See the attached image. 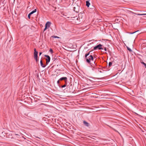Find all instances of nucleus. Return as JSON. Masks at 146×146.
<instances>
[{
  "instance_id": "11",
  "label": "nucleus",
  "mask_w": 146,
  "mask_h": 146,
  "mask_svg": "<svg viewBox=\"0 0 146 146\" xmlns=\"http://www.w3.org/2000/svg\"><path fill=\"white\" fill-rule=\"evenodd\" d=\"M90 52L91 51H90L89 52L86 53L85 55V58H86L87 57L89 56V55L90 54Z\"/></svg>"
},
{
  "instance_id": "31",
  "label": "nucleus",
  "mask_w": 146,
  "mask_h": 146,
  "mask_svg": "<svg viewBox=\"0 0 146 146\" xmlns=\"http://www.w3.org/2000/svg\"><path fill=\"white\" fill-rule=\"evenodd\" d=\"M37 137V138H39L38 137Z\"/></svg>"
},
{
  "instance_id": "21",
  "label": "nucleus",
  "mask_w": 146,
  "mask_h": 146,
  "mask_svg": "<svg viewBox=\"0 0 146 146\" xmlns=\"http://www.w3.org/2000/svg\"><path fill=\"white\" fill-rule=\"evenodd\" d=\"M53 37L54 38H60L59 37L57 36H53Z\"/></svg>"
},
{
  "instance_id": "18",
  "label": "nucleus",
  "mask_w": 146,
  "mask_h": 146,
  "mask_svg": "<svg viewBox=\"0 0 146 146\" xmlns=\"http://www.w3.org/2000/svg\"><path fill=\"white\" fill-rule=\"evenodd\" d=\"M138 31H135V32H133V33H131V32H130V33H129V34H133L135 33H136V32H137Z\"/></svg>"
},
{
  "instance_id": "15",
  "label": "nucleus",
  "mask_w": 146,
  "mask_h": 146,
  "mask_svg": "<svg viewBox=\"0 0 146 146\" xmlns=\"http://www.w3.org/2000/svg\"><path fill=\"white\" fill-rule=\"evenodd\" d=\"M112 62H110L108 64V66L110 67L111 66L112 64Z\"/></svg>"
},
{
  "instance_id": "20",
  "label": "nucleus",
  "mask_w": 146,
  "mask_h": 146,
  "mask_svg": "<svg viewBox=\"0 0 146 146\" xmlns=\"http://www.w3.org/2000/svg\"><path fill=\"white\" fill-rule=\"evenodd\" d=\"M49 51L51 53H53V50L51 48H50V49L49 50Z\"/></svg>"
},
{
  "instance_id": "23",
  "label": "nucleus",
  "mask_w": 146,
  "mask_h": 146,
  "mask_svg": "<svg viewBox=\"0 0 146 146\" xmlns=\"http://www.w3.org/2000/svg\"><path fill=\"white\" fill-rule=\"evenodd\" d=\"M100 72V73H103L105 71H106L103 70V71H102L101 70H98Z\"/></svg>"
},
{
  "instance_id": "4",
  "label": "nucleus",
  "mask_w": 146,
  "mask_h": 146,
  "mask_svg": "<svg viewBox=\"0 0 146 146\" xmlns=\"http://www.w3.org/2000/svg\"><path fill=\"white\" fill-rule=\"evenodd\" d=\"M44 56L46 58L45 60L46 61V64H48L50 62V57L47 55H45Z\"/></svg>"
},
{
  "instance_id": "5",
  "label": "nucleus",
  "mask_w": 146,
  "mask_h": 146,
  "mask_svg": "<svg viewBox=\"0 0 146 146\" xmlns=\"http://www.w3.org/2000/svg\"><path fill=\"white\" fill-rule=\"evenodd\" d=\"M51 24L50 22L48 21L46 22L45 24V28L44 31L50 27V25Z\"/></svg>"
},
{
  "instance_id": "3",
  "label": "nucleus",
  "mask_w": 146,
  "mask_h": 146,
  "mask_svg": "<svg viewBox=\"0 0 146 146\" xmlns=\"http://www.w3.org/2000/svg\"><path fill=\"white\" fill-rule=\"evenodd\" d=\"M34 58L35 59L36 62H37L38 61V52L36 50L35 48L34 49Z\"/></svg>"
},
{
  "instance_id": "9",
  "label": "nucleus",
  "mask_w": 146,
  "mask_h": 146,
  "mask_svg": "<svg viewBox=\"0 0 146 146\" xmlns=\"http://www.w3.org/2000/svg\"><path fill=\"white\" fill-rule=\"evenodd\" d=\"M40 64L41 66L43 68H44L46 67V66L44 65L42 61V60H41L40 62Z\"/></svg>"
},
{
  "instance_id": "16",
  "label": "nucleus",
  "mask_w": 146,
  "mask_h": 146,
  "mask_svg": "<svg viewBox=\"0 0 146 146\" xmlns=\"http://www.w3.org/2000/svg\"><path fill=\"white\" fill-rule=\"evenodd\" d=\"M32 15V14L31 13H30L28 15V18L30 19V16L31 15Z\"/></svg>"
},
{
  "instance_id": "30",
  "label": "nucleus",
  "mask_w": 146,
  "mask_h": 146,
  "mask_svg": "<svg viewBox=\"0 0 146 146\" xmlns=\"http://www.w3.org/2000/svg\"><path fill=\"white\" fill-rule=\"evenodd\" d=\"M143 11V12H146V11Z\"/></svg>"
},
{
  "instance_id": "28",
  "label": "nucleus",
  "mask_w": 146,
  "mask_h": 146,
  "mask_svg": "<svg viewBox=\"0 0 146 146\" xmlns=\"http://www.w3.org/2000/svg\"><path fill=\"white\" fill-rule=\"evenodd\" d=\"M15 134L16 135H18V136H19V135L18 134H17L15 133Z\"/></svg>"
},
{
  "instance_id": "19",
  "label": "nucleus",
  "mask_w": 146,
  "mask_h": 146,
  "mask_svg": "<svg viewBox=\"0 0 146 146\" xmlns=\"http://www.w3.org/2000/svg\"><path fill=\"white\" fill-rule=\"evenodd\" d=\"M64 82H65V84H66V85L67 84V83H68L67 79V80L64 81Z\"/></svg>"
},
{
  "instance_id": "12",
  "label": "nucleus",
  "mask_w": 146,
  "mask_h": 146,
  "mask_svg": "<svg viewBox=\"0 0 146 146\" xmlns=\"http://www.w3.org/2000/svg\"><path fill=\"white\" fill-rule=\"evenodd\" d=\"M92 70L93 71H96L97 70V69L96 66H94L92 67Z\"/></svg>"
},
{
  "instance_id": "22",
  "label": "nucleus",
  "mask_w": 146,
  "mask_h": 146,
  "mask_svg": "<svg viewBox=\"0 0 146 146\" xmlns=\"http://www.w3.org/2000/svg\"><path fill=\"white\" fill-rule=\"evenodd\" d=\"M66 86V84H64V85L61 86V87L62 88H63L65 87Z\"/></svg>"
},
{
  "instance_id": "8",
  "label": "nucleus",
  "mask_w": 146,
  "mask_h": 146,
  "mask_svg": "<svg viewBox=\"0 0 146 146\" xmlns=\"http://www.w3.org/2000/svg\"><path fill=\"white\" fill-rule=\"evenodd\" d=\"M67 79V78L66 77H62L60 78L59 79L60 80H64L65 81Z\"/></svg>"
},
{
  "instance_id": "17",
  "label": "nucleus",
  "mask_w": 146,
  "mask_h": 146,
  "mask_svg": "<svg viewBox=\"0 0 146 146\" xmlns=\"http://www.w3.org/2000/svg\"><path fill=\"white\" fill-rule=\"evenodd\" d=\"M127 50L129 51L130 52H131L132 51V50L131 49V48H129V47H127Z\"/></svg>"
},
{
  "instance_id": "26",
  "label": "nucleus",
  "mask_w": 146,
  "mask_h": 146,
  "mask_svg": "<svg viewBox=\"0 0 146 146\" xmlns=\"http://www.w3.org/2000/svg\"><path fill=\"white\" fill-rule=\"evenodd\" d=\"M59 80H58V81H57V83L58 84H59Z\"/></svg>"
},
{
  "instance_id": "25",
  "label": "nucleus",
  "mask_w": 146,
  "mask_h": 146,
  "mask_svg": "<svg viewBox=\"0 0 146 146\" xmlns=\"http://www.w3.org/2000/svg\"><path fill=\"white\" fill-rule=\"evenodd\" d=\"M104 50L105 51H106L107 50V49L106 47H104Z\"/></svg>"
},
{
  "instance_id": "24",
  "label": "nucleus",
  "mask_w": 146,
  "mask_h": 146,
  "mask_svg": "<svg viewBox=\"0 0 146 146\" xmlns=\"http://www.w3.org/2000/svg\"><path fill=\"white\" fill-rule=\"evenodd\" d=\"M141 63L142 64H143V65H144L145 64V63H144V62H141Z\"/></svg>"
},
{
  "instance_id": "14",
  "label": "nucleus",
  "mask_w": 146,
  "mask_h": 146,
  "mask_svg": "<svg viewBox=\"0 0 146 146\" xmlns=\"http://www.w3.org/2000/svg\"><path fill=\"white\" fill-rule=\"evenodd\" d=\"M110 127H111V128L113 130H114V131H115L116 132H117L120 135H121V134H120V133H119V132L117 130H116V129H115L111 127L110 126Z\"/></svg>"
},
{
  "instance_id": "27",
  "label": "nucleus",
  "mask_w": 146,
  "mask_h": 146,
  "mask_svg": "<svg viewBox=\"0 0 146 146\" xmlns=\"http://www.w3.org/2000/svg\"><path fill=\"white\" fill-rule=\"evenodd\" d=\"M42 52H40L39 53V56H40L42 54Z\"/></svg>"
},
{
  "instance_id": "29",
  "label": "nucleus",
  "mask_w": 146,
  "mask_h": 146,
  "mask_svg": "<svg viewBox=\"0 0 146 146\" xmlns=\"http://www.w3.org/2000/svg\"><path fill=\"white\" fill-rule=\"evenodd\" d=\"M144 66L145 67V68H146V64H145L144 65Z\"/></svg>"
},
{
  "instance_id": "7",
  "label": "nucleus",
  "mask_w": 146,
  "mask_h": 146,
  "mask_svg": "<svg viewBox=\"0 0 146 146\" xmlns=\"http://www.w3.org/2000/svg\"><path fill=\"white\" fill-rule=\"evenodd\" d=\"M83 123L86 126L88 127L89 126V124L85 121H84Z\"/></svg>"
},
{
  "instance_id": "2",
  "label": "nucleus",
  "mask_w": 146,
  "mask_h": 146,
  "mask_svg": "<svg viewBox=\"0 0 146 146\" xmlns=\"http://www.w3.org/2000/svg\"><path fill=\"white\" fill-rule=\"evenodd\" d=\"M102 45L101 44H99L94 47V50H96L97 49L103 50L104 48L102 47Z\"/></svg>"
},
{
  "instance_id": "1",
  "label": "nucleus",
  "mask_w": 146,
  "mask_h": 146,
  "mask_svg": "<svg viewBox=\"0 0 146 146\" xmlns=\"http://www.w3.org/2000/svg\"><path fill=\"white\" fill-rule=\"evenodd\" d=\"M85 58L86 59V62L90 64L91 66L93 64H95V60H94V58L92 55H90Z\"/></svg>"
},
{
  "instance_id": "6",
  "label": "nucleus",
  "mask_w": 146,
  "mask_h": 146,
  "mask_svg": "<svg viewBox=\"0 0 146 146\" xmlns=\"http://www.w3.org/2000/svg\"><path fill=\"white\" fill-rule=\"evenodd\" d=\"M132 12V13L134 14H135V15H146V14L145 13H143V14H137V13H134V12Z\"/></svg>"
},
{
  "instance_id": "13",
  "label": "nucleus",
  "mask_w": 146,
  "mask_h": 146,
  "mask_svg": "<svg viewBox=\"0 0 146 146\" xmlns=\"http://www.w3.org/2000/svg\"><path fill=\"white\" fill-rule=\"evenodd\" d=\"M36 9H34V10H33V11H32L31 12H30V13H31L32 14L33 13H35L36 12Z\"/></svg>"
},
{
  "instance_id": "10",
  "label": "nucleus",
  "mask_w": 146,
  "mask_h": 146,
  "mask_svg": "<svg viewBox=\"0 0 146 146\" xmlns=\"http://www.w3.org/2000/svg\"><path fill=\"white\" fill-rule=\"evenodd\" d=\"M86 5L88 7H89V6L90 5V3L89 1H86Z\"/></svg>"
}]
</instances>
